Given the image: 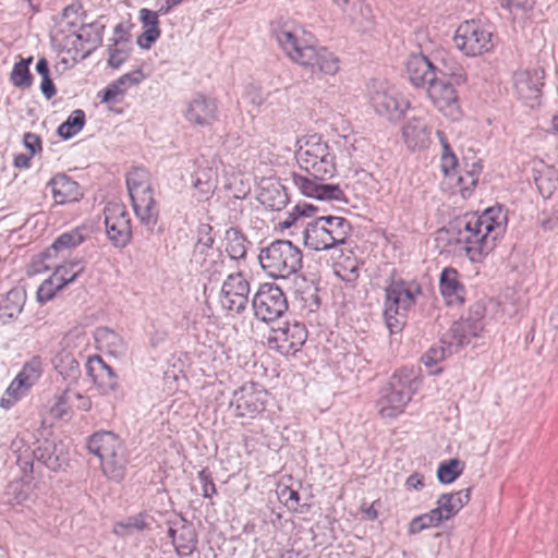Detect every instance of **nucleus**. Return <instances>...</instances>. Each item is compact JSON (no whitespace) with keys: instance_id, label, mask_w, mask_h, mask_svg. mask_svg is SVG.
<instances>
[{"instance_id":"nucleus-24","label":"nucleus","mask_w":558,"mask_h":558,"mask_svg":"<svg viewBox=\"0 0 558 558\" xmlns=\"http://www.w3.org/2000/svg\"><path fill=\"white\" fill-rule=\"evenodd\" d=\"M87 375L92 377L104 395H117L119 392L118 376L99 355L90 356L86 363Z\"/></svg>"},{"instance_id":"nucleus-22","label":"nucleus","mask_w":558,"mask_h":558,"mask_svg":"<svg viewBox=\"0 0 558 558\" xmlns=\"http://www.w3.org/2000/svg\"><path fill=\"white\" fill-rule=\"evenodd\" d=\"M185 119L198 126H209L218 120L216 99L202 93L193 96L185 110Z\"/></svg>"},{"instance_id":"nucleus-61","label":"nucleus","mask_w":558,"mask_h":558,"mask_svg":"<svg viewBox=\"0 0 558 558\" xmlns=\"http://www.w3.org/2000/svg\"><path fill=\"white\" fill-rule=\"evenodd\" d=\"M40 90L47 99H51L56 94V86L50 76L41 77Z\"/></svg>"},{"instance_id":"nucleus-59","label":"nucleus","mask_w":558,"mask_h":558,"mask_svg":"<svg viewBox=\"0 0 558 558\" xmlns=\"http://www.w3.org/2000/svg\"><path fill=\"white\" fill-rule=\"evenodd\" d=\"M449 494L453 497L457 508L461 510L470 501L471 487Z\"/></svg>"},{"instance_id":"nucleus-26","label":"nucleus","mask_w":558,"mask_h":558,"mask_svg":"<svg viewBox=\"0 0 558 558\" xmlns=\"http://www.w3.org/2000/svg\"><path fill=\"white\" fill-rule=\"evenodd\" d=\"M191 264L210 281L218 280L226 271V257L217 247L208 252L192 254Z\"/></svg>"},{"instance_id":"nucleus-31","label":"nucleus","mask_w":558,"mask_h":558,"mask_svg":"<svg viewBox=\"0 0 558 558\" xmlns=\"http://www.w3.org/2000/svg\"><path fill=\"white\" fill-rule=\"evenodd\" d=\"M159 15L161 14L158 10L151 11L146 8L140 10V20L143 24L144 32L137 37L136 43L142 49H149L160 37Z\"/></svg>"},{"instance_id":"nucleus-12","label":"nucleus","mask_w":558,"mask_h":558,"mask_svg":"<svg viewBox=\"0 0 558 558\" xmlns=\"http://www.w3.org/2000/svg\"><path fill=\"white\" fill-rule=\"evenodd\" d=\"M106 234L117 248L126 247L132 240L131 217L126 207L118 202H110L104 208Z\"/></svg>"},{"instance_id":"nucleus-6","label":"nucleus","mask_w":558,"mask_h":558,"mask_svg":"<svg viewBox=\"0 0 558 558\" xmlns=\"http://www.w3.org/2000/svg\"><path fill=\"white\" fill-rule=\"evenodd\" d=\"M295 159L299 167L318 179L335 175L336 157L322 135L310 134L298 140Z\"/></svg>"},{"instance_id":"nucleus-10","label":"nucleus","mask_w":558,"mask_h":558,"mask_svg":"<svg viewBox=\"0 0 558 558\" xmlns=\"http://www.w3.org/2000/svg\"><path fill=\"white\" fill-rule=\"evenodd\" d=\"M453 40L456 47L470 57L488 52L494 46L492 31L474 20L463 22L457 28Z\"/></svg>"},{"instance_id":"nucleus-30","label":"nucleus","mask_w":558,"mask_h":558,"mask_svg":"<svg viewBox=\"0 0 558 558\" xmlns=\"http://www.w3.org/2000/svg\"><path fill=\"white\" fill-rule=\"evenodd\" d=\"M26 292L21 287L12 288L5 294H0V319L3 324L16 318L23 311Z\"/></svg>"},{"instance_id":"nucleus-46","label":"nucleus","mask_w":558,"mask_h":558,"mask_svg":"<svg viewBox=\"0 0 558 558\" xmlns=\"http://www.w3.org/2000/svg\"><path fill=\"white\" fill-rule=\"evenodd\" d=\"M28 391L29 390L28 388L25 387V384H23L21 379H17L15 377L7 388L3 397L1 398L0 405L4 409H10L21 398L26 396Z\"/></svg>"},{"instance_id":"nucleus-33","label":"nucleus","mask_w":558,"mask_h":558,"mask_svg":"<svg viewBox=\"0 0 558 558\" xmlns=\"http://www.w3.org/2000/svg\"><path fill=\"white\" fill-rule=\"evenodd\" d=\"M322 217L307 222L303 229L304 245L314 251H326L332 248L327 235V231L322 223Z\"/></svg>"},{"instance_id":"nucleus-41","label":"nucleus","mask_w":558,"mask_h":558,"mask_svg":"<svg viewBox=\"0 0 558 558\" xmlns=\"http://www.w3.org/2000/svg\"><path fill=\"white\" fill-rule=\"evenodd\" d=\"M84 125L85 112L82 109H76L59 125L57 133L63 140H70L80 133Z\"/></svg>"},{"instance_id":"nucleus-21","label":"nucleus","mask_w":558,"mask_h":558,"mask_svg":"<svg viewBox=\"0 0 558 558\" xmlns=\"http://www.w3.org/2000/svg\"><path fill=\"white\" fill-rule=\"evenodd\" d=\"M167 534L171 538L174 550L179 556H190L196 550L198 543L197 533L193 523L189 522L185 518L180 517L169 521Z\"/></svg>"},{"instance_id":"nucleus-23","label":"nucleus","mask_w":558,"mask_h":558,"mask_svg":"<svg viewBox=\"0 0 558 558\" xmlns=\"http://www.w3.org/2000/svg\"><path fill=\"white\" fill-rule=\"evenodd\" d=\"M407 75L415 87L428 88L440 75L433 62L422 53L411 54L405 62Z\"/></svg>"},{"instance_id":"nucleus-63","label":"nucleus","mask_w":558,"mask_h":558,"mask_svg":"<svg viewBox=\"0 0 558 558\" xmlns=\"http://www.w3.org/2000/svg\"><path fill=\"white\" fill-rule=\"evenodd\" d=\"M461 322L468 324V335H471L473 338L478 337L484 329L483 322H474L471 317L462 319Z\"/></svg>"},{"instance_id":"nucleus-60","label":"nucleus","mask_w":558,"mask_h":558,"mask_svg":"<svg viewBox=\"0 0 558 558\" xmlns=\"http://www.w3.org/2000/svg\"><path fill=\"white\" fill-rule=\"evenodd\" d=\"M458 166V158L454 155H441V170L446 175H449L456 170Z\"/></svg>"},{"instance_id":"nucleus-5","label":"nucleus","mask_w":558,"mask_h":558,"mask_svg":"<svg viewBox=\"0 0 558 558\" xmlns=\"http://www.w3.org/2000/svg\"><path fill=\"white\" fill-rule=\"evenodd\" d=\"M418 386L420 380L414 369L401 368L396 371L380 391L377 401L378 413L388 418L397 417L403 413Z\"/></svg>"},{"instance_id":"nucleus-2","label":"nucleus","mask_w":558,"mask_h":558,"mask_svg":"<svg viewBox=\"0 0 558 558\" xmlns=\"http://www.w3.org/2000/svg\"><path fill=\"white\" fill-rule=\"evenodd\" d=\"M275 35L286 56L312 73L335 75L339 71V58L327 48L316 46L312 34L303 27L286 23L275 29Z\"/></svg>"},{"instance_id":"nucleus-62","label":"nucleus","mask_w":558,"mask_h":558,"mask_svg":"<svg viewBox=\"0 0 558 558\" xmlns=\"http://www.w3.org/2000/svg\"><path fill=\"white\" fill-rule=\"evenodd\" d=\"M129 40V33L126 31V28L124 27V25L122 23H119L118 25H116L114 29H113V38H112V41H113V46H118L119 44L121 43H125Z\"/></svg>"},{"instance_id":"nucleus-16","label":"nucleus","mask_w":558,"mask_h":558,"mask_svg":"<svg viewBox=\"0 0 558 558\" xmlns=\"http://www.w3.org/2000/svg\"><path fill=\"white\" fill-rule=\"evenodd\" d=\"M290 180L294 187L304 196L319 201H342L344 193L338 184L325 183L327 179H318L306 172H292Z\"/></svg>"},{"instance_id":"nucleus-4","label":"nucleus","mask_w":558,"mask_h":558,"mask_svg":"<svg viewBox=\"0 0 558 558\" xmlns=\"http://www.w3.org/2000/svg\"><path fill=\"white\" fill-rule=\"evenodd\" d=\"M421 294L422 287L414 280H392L386 287L384 317L390 333H397L403 329L408 312Z\"/></svg>"},{"instance_id":"nucleus-9","label":"nucleus","mask_w":558,"mask_h":558,"mask_svg":"<svg viewBox=\"0 0 558 558\" xmlns=\"http://www.w3.org/2000/svg\"><path fill=\"white\" fill-rule=\"evenodd\" d=\"M439 73L440 75L426 89L428 98L444 116L458 120L461 111L453 84L464 83L466 73L461 65H456L448 71H439Z\"/></svg>"},{"instance_id":"nucleus-15","label":"nucleus","mask_w":558,"mask_h":558,"mask_svg":"<svg viewBox=\"0 0 558 558\" xmlns=\"http://www.w3.org/2000/svg\"><path fill=\"white\" fill-rule=\"evenodd\" d=\"M307 339V329L299 322L284 323L282 327L272 329L267 338L268 348L289 356L294 355L304 345Z\"/></svg>"},{"instance_id":"nucleus-32","label":"nucleus","mask_w":558,"mask_h":558,"mask_svg":"<svg viewBox=\"0 0 558 558\" xmlns=\"http://www.w3.org/2000/svg\"><path fill=\"white\" fill-rule=\"evenodd\" d=\"M402 138L409 149H421L427 145L429 131L420 118H411L402 128Z\"/></svg>"},{"instance_id":"nucleus-54","label":"nucleus","mask_w":558,"mask_h":558,"mask_svg":"<svg viewBox=\"0 0 558 558\" xmlns=\"http://www.w3.org/2000/svg\"><path fill=\"white\" fill-rule=\"evenodd\" d=\"M480 172L481 168L474 163L471 171H466L464 175L459 177V182L463 193L471 192L472 189L476 185Z\"/></svg>"},{"instance_id":"nucleus-35","label":"nucleus","mask_w":558,"mask_h":558,"mask_svg":"<svg viewBox=\"0 0 558 558\" xmlns=\"http://www.w3.org/2000/svg\"><path fill=\"white\" fill-rule=\"evenodd\" d=\"M322 219L331 247L344 244L352 231L350 221L339 216H322Z\"/></svg>"},{"instance_id":"nucleus-11","label":"nucleus","mask_w":558,"mask_h":558,"mask_svg":"<svg viewBox=\"0 0 558 558\" xmlns=\"http://www.w3.org/2000/svg\"><path fill=\"white\" fill-rule=\"evenodd\" d=\"M252 307L257 319L269 323L277 320L287 312L288 301L278 286L264 283L254 294Z\"/></svg>"},{"instance_id":"nucleus-50","label":"nucleus","mask_w":558,"mask_h":558,"mask_svg":"<svg viewBox=\"0 0 558 558\" xmlns=\"http://www.w3.org/2000/svg\"><path fill=\"white\" fill-rule=\"evenodd\" d=\"M440 526L432 517L430 512H426L413 518L409 523V533L417 534L424 530Z\"/></svg>"},{"instance_id":"nucleus-49","label":"nucleus","mask_w":558,"mask_h":558,"mask_svg":"<svg viewBox=\"0 0 558 558\" xmlns=\"http://www.w3.org/2000/svg\"><path fill=\"white\" fill-rule=\"evenodd\" d=\"M460 461L458 459H450L439 464L437 470L438 481L442 484H451L454 482L462 470H459L458 466Z\"/></svg>"},{"instance_id":"nucleus-8","label":"nucleus","mask_w":558,"mask_h":558,"mask_svg":"<svg viewBox=\"0 0 558 558\" xmlns=\"http://www.w3.org/2000/svg\"><path fill=\"white\" fill-rule=\"evenodd\" d=\"M258 260L268 276L287 278L302 268L303 255L291 241L275 240L260 248Z\"/></svg>"},{"instance_id":"nucleus-28","label":"nucleus","mask_w":558,"mask_h":558,"mask_svg":"<svg viewBox=\"0 0 558 558\" xmlns=\"http://www.w3.org/2000/svg\"><path fill=\"white\" fill-rule=\"evenodd\" d=\"M87 236L88 230L86 227H76L70 231L63 232L45 252L38 256L37 259H39L40 263L50 260L59 252L68 251L78 246L86 240Z\"/></svg>"},{"instance_id":"nucleus-48","label":"nucleus","mask_w":558,"mask_h":558,"mask_svg":"<svg viewBox=\"0 0 558 558\" xmlns=\"http://www.w3.org/2000/svg\"><path fill=\"white\" fill-rule=\"evenodd\" d=\"M335 274L343 281L354 282L359 276V263L355 258L347 257L335 265Z\"/></svg>"},{"instance_id":"nucleus-40","label":"nucleus","mask_w":558,"mask_h":558,"mask_svg":"<svg viewBox=\"0 0 558 558\" xmlns=\"http://www.w3.org/2000/svg\"><path fill=\"white\" fill-rule=\"evenodd\" d=\"M53 363L58 373L65 379L74 380L81 375L78 362L66 351H62L57 354Z\"/></svg>"},{"instance_id":"nucleus-53","label":"nucleus","mask_w":558,"mask_h":558,"mask_svg":"<svg viewBox=\"0 0 558 558\" xmlns=\"http://www.w3.org/2000/svg\"><path fill=\"white\" fill-rule=\"evenodd\" d=\"M197 478L202 485V495L204 498H211L217 494L216 485L213 481L211 473L207 469L198 472Z\"/></svg>"},{"instance_id":"nucleus-45","label":"nucleus","mask_w":558,"mask_h":558,"mask_svg":"<svg viewBox=\"0 0 558 558\" xmlns=\"http://www.w3.org/2000/svg\"><path fill=\"white\" fill-rule=\"evenodd\" d=\"M49 260H45L44 263H40L39 259H34L33 262V268L35 272H40L44 270H49L51 268H64V276L70 277L73 272H75V279L78 277L81 272L84 270V264L81 260H73L65 263L63 265H57L52 263H48Z\"/></svg>"},{"instance_id":"nucleus-18","label":"nucleus","mask_w":558,"mask_h":558,"mask_svg":"<svg viewBox=\"0 0 558 558\" xmlns=\"http://www.w3.org/2000/svg\"><path fill=\"white\" fill-rule=\"evenodd\" d=\"M545 72L541 68L519 70L513 75L514 88L519 98L529 107L541 104Z\"/></svg>"},{"instance_id":"nucleus-38","label":"nucleus","mask_w":558,"mask_h":558,"mask_svg":"<svg viewBox=\"0 0 558 558\" xmlns=\"http://www.w3.org/2000/svg\"><path fill=\"white\" fill-rule=\"evenodd\" d=\"M94 337L98 347L106 349L112 355H120L125 351L123 338L108 327H98Z\"/></svg>"},{"instance_id":"nucleus-3","label":"nucleus","mask_w":558,"mask_h":558,"mask_svg":"<svg viewBox=\"0 0 558 558\" xmlns=\"http://www.w3.org/2000/svg\"><path fill=\"white\" fill-rule=\"evenodd\" d=\"M90 453L97 456L101 463L104 475L120 483L126 475L129 458L123 441L112 432H97L87 441Z\"/></svg>"},{"instance_id":"nucleus-47","label":"nucleus","mask_w":558,"mask_h":558,"mask_svg":"<svg viewBox=\"0 0 558 558\" xmlns=\"http://www.w3.org/2000/svg\"><path fill=\"white\" fill-rule=\"evenodd\" d=\"M215 239L213 236V227L209 223H201L197 228V241L194 245L193 253L208 252L214 247Z\"/></svg>"},{"instance_id":"nucleus-51","label":"nucleus","mask_w":558,"mask_h":558,"mask_svg":"<svg viewBox=\"0 0 558 558\" xmlns=\"http://www.w3.org/2000/svg\"><path fill=\"white\" fill-rule=\"evenodd\" d=\"M147 514L141 512L135 515L129 517L124 521H121L117 524L114 532L118 534V529H123L126 531L136 530L144 531L148 527V523L146 521Z\"/></svg>"},{"instance_id":"nucleus-44","label":"nucleus","mask_w":558,"mask_h":558,"mask_svg":"<svg viewBox=\"0 0 558 558\" xmlns=\"http://www.w3.org/2000/svg\"><path fill=\"white\" fill-rule=\"evenodd\" d=\"M43 373L41 360L39 356L32 357L28 362H26L19 374L15 376L17 379H21L25 387L31 390V388L38 381Z\"/></svg>"},{"instance_id":"nucleus-1","label":"nucleus","mask_w":558,"mask_h":558,"mask_svg":"<svg viewBox=\"0 0 558 558\" xmlns=\"http://www.w3.org/2000/svg\"><path fill=\"white\" fill-rule=\"evenodd\" d=\"M507 227L500 207L487 208L482 215L470 214L456 221L457 243L463 246L472 262H481L496 245Z\"/></svg>"},{"instance_id":"nucleus-14","label":"nucleus","mask_w":558,"mask_h":558,"mask_svg":"<svg viewBox=\"0 0 558 558\" xmlns=\"http://www.w3.org/2000/svg\"><path fill=\"white\" fill-rule=\"evenodd\" d=\"M250 291L245 275L242 271L231 272L222 283L219 302L229 313L241 314L247 307Z\"/></svg>"},{"instance_id":"nucleus-52","label":"nucleus","mask_w":558,"mask_h":558,"mask_svg":"<svg viewBox=\"0 0 558 558\" xmlns=\"http://www.w3.org/2000/svg\"><path fill=\"white\" fill-rule=\"evenodd\" d=\"M278 497L279 500L291 510H296L300 506V495L298 490L289 486L279 487Z\"/></svg>"},{"instance_id":"nucleus-55","label":"nucleus","mask_w":558,"mask_h":558,"mask_svg":"<svg viewBox=\"0 0 558 558\" xmlns=\"http://www.w3.org/2000/svg\"><path fill=\"white\" fill-rule=\"evenodd\" d=\"M109 58L108 65L112 69H119L126 60L128 52L124 49L118 48V46L109 45L108 47Z\"/></svg>"},{"instance_id":"nucleus-20","label":"nucleus","mask_w":558,"mask_h":558,"mask_svg":"<svg viewBox=\"0 0 558 558\" xmlns=\"http://www.w3.org/2000/svg\"><path fill=\"white\" fill-rule=\"evenodd\" d=\"M195 169L191 173L193 197L198 202H205L213 197L218 185L217 169L210 166L204 157L194 161Z\"/></svg>"},{"instance_id":"nucleus-19","label":"nucleus","mask_w":558,"mask_h":558,"mask_svg":"<svg viewBox=\"0 0 558 558\" xmlns=\"http://www.w3.org/2000/svg\"><path fill=\"white\" fill-rule=\"evenodd\" d=\"M466 327L468 324L461 320L453 323L447 335L450 340H442L441 345L430 348L422 357L424 364L427 367L434 366L442 361L447 354L458 352L460 348L470 343L473 337L468 335Z\"/></svg>"},{"instance_id":"nucleus-37","label":"nucleus","mask_w":558,"mask_h":558,"mask_svg":"<svg viewBox=\"0 0 558 558\" xmlns=\"http://www.w3.org/2000/svg\"><path fill=\"white\" fill-rule=\"evenodd\" d=\"M258 201L271 210H281L289 203L287 189L279 182H268L262 186Z\"/></svg>"},{"instance_id":"nucleus-17","label":"nucleus","mask_w":558,"mask_h":558,"mask_svg":"<svg viewBox=\"0 0 558 558\" xmlns=\"http://www.w3.org/2000/svg\"><path fill=\"white\" fill-rule=\"evenodd\" d=\"M375 111L390 121H399L410 108V102L396 88L380 84L372 94Z\"/></svg>"},{"instance_id":"nucleus-42","label":"nucleus","mask_w":558,"mask_h":558,"mask_svg":"<svg viewBox=\"0 0 558 558\" xmlns=\"http://www.w3.org/2000/svg\"><path fill=\"white\" fill-rule=\"evenodd\" d=\"M35 459L45 464L50 470H58L61 466L59 456L56 453V445L52 441L45 440L40 442L33 451Z\"/></svg>"},{"instance_id":"nucleus-34","label":"nucleus","mask_w":558,"mask_h":558,"mask_svg":"<svg viewBox=\"0 0 558 558\" xmlns=\"http://www.w3.org/2000/svg\"><path fill=\"white\" fill-rule=\"evenodd\" d=\"M64 268H57L37 290V301L41 304L52 300L58 291L75 280V272L70 277L64 276Z\"/></svg>"},{"instance_id":"nucleus-25","label":"nucleus","mask_w":558,"mask_h":558,"mask_svg":"<svg viewBox=\"0 0 558 558\" xmlns=\"http://www.w3.org/2000/svg\"><path fill=\"white\" fill-rule=\"evenodd\" d=\"M439 292L448 306H461L465 302L466 290L456 268L445 267L439 276Z\"/></svg>"},{"instance_id":"nucleus-27","label":"nucleus","mask_w":558,"mask_h":558,"mask_svg":"<svg viewBox=\"0 0 558 558\" xmlns=\"http://www.w3.org/2000/svg\"><path fill=\"white\" fill-rule=\"evenodd\" d=\"M47 185L51 189L56 204L77 202L83 197L78 183L65 173L56 174Z\"/></svg>"},{"instance_id":"nucleus-56","label":"nucleus","mask_w":558,"mask_h":558,"mask_svg":"<svg viewBox=\"0 0 558 558\" xmlns=\"http://www.w3.org/2000/svg\"><path fill=\"white\" fill-rule=\"evenodd\" d=\"M436 505L441 506L442 511L446 513L449 520L456 517L460 511L459 508H457L453 497L449 493L441 494L438 497Z\"/></svg>"},{"instance_id":"nucleus-13","label":"nucleus","mask_w":558,"mask_h":558,"mask_svg":"<svg viewBox=\"0 0 558 558\" xmlns=\"http://www.w3.org/2000/svg\"><path fill=\"white\" fill-rule=\"evenodd\" d=\"M267 391L262 385L248 381L234 390L230 408L236 417L254 418L265 411Z\"/></svg>"},{"instance_id":"nucleus-36","label":"nucleus","mask_w":558,"mask_h":558,"mask_svg":"<svg viewBox=\"0 0 558 558\" xmlns=\"http://www.w3.org/2000/svg\"><path fill=\"white\" fill-rule=\"evenodd\" d=\"M225 241V251L231 260H245L251 242L239 228L231 227L227 229Z\"/></svg>"},{"instance_id":"nucleus-29","label":"nucleus","mask_w":558,"mask_h":558,"mask_svg":"<svg viewBox=\"0 0 558 558\" xmlns=\"http://www.w3.org/2000/svg\"><path fill=\"white\" fill-rule=\"evenodd\" d=\"M144 78L145 75L141 69L125 73L99 92L98 97L101 102H116L119 96H123L131 86L140 84Z\"/></svg>"},{"instance_id":"nucleus-43","label":"nucleus","mask_w":558,"mask_h":558,"mask_svg":"<svg viewBox=\"0 0 558 558\" xmlns=\"http://www.w3.org/2000/svg\"><path fill=\"white\" fill-rule=\"evenodd\" d=\"M33 61V57L27 59H21L13 66L11 72V82L17 88L26 89L33 84V76L29 71V64Z\"/></svg>"},{"instance_id":"nucleus-7","label":"nucleus","mask_w":558,"mask_h":558,"mask_svg":"<svg viewBox=\"0 0 558 558\" xmlns=\"http://www.w3.org/2000/svg\"><path fill=\"white\" fill-rule=\"evenodd\" d=\"M126 186L135 215L153 231L158 221L159 207L154 198L150 173L142 167L133 168L126 174Z\"/></svg>"},{"instance_id":"nucleus-57","label":"nucleus","mask_w":558,"mask_h":558,"mask_svg":"<svg viewBox=\"0 0 558 558\" xmlns=\"http://www.w3.org/2000/svg\"><path fill=\"white\" fill-rule=\"evenodd\" d=\"M5 494L8 496L13 495V499H9L10 502L22 504L27 498V494L23 490V484L20 482L10 483L7 487Z\"/></svg>"},{"instance_id":"nucleus-58","label":"nucleus","mask_w":558,"mask_h":558,"mask_svg":"<svg viewBox=\"0 0 558 558\" xmlns=\"http://www.w3.org/2000/svg\"><path fill=\"white\" fill-rule=\"evenodd\" d=\"M23 144L31 151V156H34L36 153L41 150L40 136L35 133H25L23 136Z\"/></svg>"},{"instance_id":"nucleus-39","label":"nucleus","mask_w":558,"mask_h":558,"mask_svg":"<svg viewBox=\"0 0 558 558\" xmlns=\"http://www.w3.org/2000/svg\"><path fill=\"white\" fill-rule=\"evenodd\" d=\"M105 27V24L99 21L81 26L80 32L76 34V38L81 43H85L90 46L84 57L88 56L92 49H95L101 44Z\"/></svg>"},{"instance_id":"nucleus-64","label":"nucleus","mask_w":558,"mask_h":558,"mask_svg":"<svg viewBox=\"0 0 558 558\" xmlns=\"http://www.w3.org/2000/svg\"><path fill=\"white\" fill-rule=\"evenodd\" d=\"M544 231H551L558 227V210H554L548 217L541 220Z\"/></svg>"}]
</instances>
